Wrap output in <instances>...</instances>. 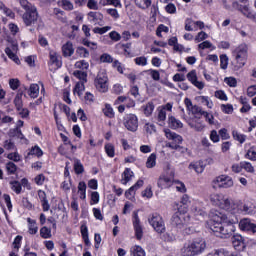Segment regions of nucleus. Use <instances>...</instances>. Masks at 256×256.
Segmentation results:
<instances>
[{"mask_svg": "<svg viewBox=\"0 0 256 256\" xmlns=\"http://www.w3.org/2000/svg\"><path fill=\"white\" fill-rule=\"evenodd\" d=\"M236 223L237 218L233 219L221 212H216L212 215L210 229L216 237H220V239H229V237L235 233Z\"/></svg>", "mask_w": 256, "mask_h": 256, "instance_id": "nucleus-1", "label": "nucleus"}, {"mask_svg": "<svg viewBox=\"0 0 256 256\" xmlns=\"http://www.w3.org/2000/svg\"><path fill=\"white\" fill-rule=\"evenodd\" d=\"M20 5L25 13L22 15L23 23L26 27H34L39 21V12H37V7L31 4L27 0H20Z\"/></svg>", "mask_w": 256, "mask_h": 256, "instance_id": "nucleus-2", "label": "nucleus"}, {"mask_svg": "<svg viewBox=\"0 0 256 256\" xmlns=\"http://www.w3.org/2000/svg\"><path fill=\"white\" fill-rule=\"evenodd\" d=\"M207 249V242L202 238L186 242L180 250L182 256L201 255Z\"/></svg>", "mask_w": 256, "mask_h": 256, "instance_id": "nucleus-3", "label": "nucleus"}, {"mask_svg": "<svg viewBox=\"0 0 256 256\" xmlns=\"http://www.w3.org/2000/svg\"><path fill=\"white\" fill-rule=\"evenodd\" d=\"M209 199L212 205L219 207L220 209H224V211H231L233 207L231 199L221 193H213L209 196Z\"/></svg>", "mask_w": 256, "mask_h": 256, "instance_id": "nucleus-4", "label": "nucleus"}, {"mask_svg": "<svg viewBox=\"0 0 256 256\" xmlns=\"http://www.w3.org/2000/svg\"><path fill=\"white\" fill-rule=\"evenodd\" d=\"M249 51V46L246 43L240 44L234 51L233 55L235 57L238 69L245 67L247 63V53Z\"/></svg>", "mask_w": 256, "mask_h": 256, "instance_id": "nucleus-5", "label": "nucleus"}, {"mask_svg": "<svg viewBox=\"0 0 256 256\" xmlns=\"http://www.w3.org/2000/svg\"><path fill=\"white\" fill-rule=\"evenodd\" d=\"M74 77L79 79V82L76 83L73 93L78 97H81L83 93H85V82L87 81V72H83L81 70H75L73 72Z\"/></svg>", "mask_w": 256, "mask_h": 256, "instance_id": "nucleus-6", "label": "nucleus"}, {"mask_svg": "<svg viewBox=\"0 0 256 256\" xmlns=\"http://www.w3.org/2000/svg\"><path fill=\"white\" fill-rule=\"evenodd\" d=\"M148 223L153 227L156 233H165V221L158 213H153L148 216Z\"/></svg>", "mask_w": 256, "mask_h": 256, "instance_id": "nucleus-7", "label": "nucleus"}, {"mask_svg": "<svg viewBox=\"0 0 256 256\" xmlns=\"http://www.w3.org/2000/svg\"><path fill=\"white\" fill-rule=\"evenodd\" d=\"M233 185V178L228 175H220L212 181L213 189H229Z\"/></svg>", "mask_w": 256, "mask_h": 256, "instance_id": "nucleus-8", "label": "nucleus"}, {"mask_svg": "<svg viewBox=\"0 0 256 256\" xmlns=\"http://www.w3.org/2000/svg\"><path fill=\"white\" fill-rule=\"evenodd\" d=\"M94 85L100 93H107L109 91V78L107 73L99 72L94 80Z\"/></svg>", "mask_w": 256, "mask_h": 256, "instance_id": "nucleus-9", "label": "nucleus"}, {"mask_svg": "<svg viewBox=\"0 0 256 256\" xmlns=\"http://www.w3.org/2000/svg\"><path fill=\"white\" fill-rule=\"evenodd\" d=\"M232 9H235V11H239L240 13H242V15L244 17H246L247 19H250V21H253L254 23H256V13H255V11L251 10V8H249V6L242 5L239 2H233Z\"/></svg>", "mask_w": 256, "mask_h": 256, "instance_id": "nucleus-10", "label": "nucleus"}, {"mask_svg": "<svg viewBox=\"0 0 256 256\" xmlns=\"http://www.w3.org/2000/svg\"><path fill=\"white\" fill-rule=\"evenodd\" d=\"M189 214L181 213L180 211H177L172 216V225H175V227H178L179 229H182V227H185L190 221Z\"/></svg>", "mask_w": 256, "mask_h": 256, "instance_id": "nucleus-11", "label": "nucleus"}, {"mask_svg": "<svg viewBox=\"0 0 256 256\" xmlns=\"http://www.w3.org/2000/svg\"><path fill=\"white\" fill-rule=\"evenodd\" d=\"M238 227L240 231L245 233H256V224L251 221L249 218H243L239 221Z\"/></svg>", "mask_w": 256, "mask_h": 256, "instance_id": "nucleus-12", "label": "nucleus"}, {"mask_svg": "<svg viewBox=\"0 0 256 256\" xmlns=\"http://www.w3.org/2000/svg\"><path fill=\"white\" fill-rule=\"evenodd\" d=\"M132 223L136 239H138V241H141V239H143V226L141 225V220L139 219V214H137V212L133 213Z\"/></svg>", "mask_w": 256, "mask_h": 256, "instance_id": "nucleus-13", "label": "nucleus"}, {"mask_svg": "<svg viewBox=\"0 0 256 256\" xmlns=\"http://www.w3.org/2000/svg\"><path fill=\"white\" fill-rule=\"evenodd\" d=\"M124 126L128 131L135 133L139 127V119L134 114H129L124 121Z\"/></svg>", "mask_w": 256, "mask_h": 256, "instance_id": "nucleus-14", "label": "nucleus"}, {"mask_svg": "<svg viewBox=\"0 0 256 256\" xmlns=\"http://www.w3.org/2000/svg\"><path fill=\"white\" fill-rule=\"evenodd\" d=\"M17 51H19V45L15 41H12L11 47H7L5 49V53L9 57V59H12L14 63L19 65L21 61L19 60V57H17V54H15L17 53Z\"/></svg>", "mask_w": 256, "mask_h": 256, "instance_id": "nucleus-15", "label": "nucleus"}, {"mask_svg": "<svg viewBox=\"0 0 256 256\" xmlns=\"http://www.w3.org/2000/svg\"><path fill=\"white\" fill-rule=\"evenodd\" d=\"M191 211L197 219H201L207 215V212H205V207H203V202L201 201H194L191 207Z\"/></svg>", "mask_w": 256, "mask_h": 256, "instance_id": "nucleus-16", "label": "nucleus"}, {"mask_svg": "<svg viewBox=\"0 0 256 256\" xmlns=\"http://www.w3.org/2000/svg\"><path fill=\"white\" fill-rule=\"evenodd\" d=\"M232 245H233L235 251H238V252L245 251V247H247L245 238L242 237L241 234H235L232 237Z\"/></svg>", "mask_w": 256, "mask_h": 256, "instance_id": "nucleus-17", "label": "nucleus"}, {"mask_svg": "<svg viewBox=\"0 0 256 256\" xmlns=\"http://www.w3.org/2000/svg\"><path fill=\"white\" fill-rule=\"evenodd\" d=\"M165 136L171 141L168 143H174V145H181L183 143V137L175 132H172L169 129L164 131Z\"/></svg>", "mask_w": 256, "mask_h": 256, "instance_id": "nucleus-18", "label": "nucleus"}, {"mask_svg": "<svg viewBox=\"0 0 256 256\" xmlns=\"http://www.w3.org/2000/svg\"><path fill=\"white\" fill-rule=\"evenodd\" d=\"M187 79L191 82L192 85H194L198 89H203L205 87V84H203V82L197 80V72L195 70H191L187 74Z\"/></svg>", "mask_w": 256, "mask_h": 256, "instance_id": "nucleus-19", "label": "nucleus"}, {"mask_svg": "<svg viewBox=\"0 0 256 256\" xmlns=\"http://www.w3.org/2000/svg\"><path fill=\"white\" fill-rule=\"evenodd\" d=\"M184 103H185L188 111H191V113L193 115H203V113L205 112V111H203V109H201V107L196 106V105L193 106V103L191 102V99H189V98H185Z\"/></svg>", "mask_w": 256, "mask_h": 256, "instance_id": "nucleus-20", "label": "nucleus"}, {"mask_svg": "<svg viewBox=\"0 0 256 256\" xmlns=\"http://www.w3.org/2000/svg\"><path fill=\"white\" fill-rule=\"evenodd\" d=\"M157 185L160 189H169V187L173 185V178L161 175L158 179Z\"/></svg>", "mask_w": 256, "mask_h": 256, "instance_id": "nucleus-21", "label": "nucleus"}, {"mask_svg": "<svg viewBox=\"0 0 256 256\" xmlns=\"http://www.w3.org/2000/svg\"><path fill=\"white\" fill-rule=\"evenodd\" d=\"M143 180H138L135 185H133L132 187H130L126 192H125V197L127 199H133L135 197V192L137 191V189H141V187H143Z\"/></svg>", "mask_w": 256, "mask_h": 256, "instance_id": "nucleus-22", "label": "nucleus"}, {"mask_svg": "<svg viewBox=\"0 0 256 256\" xmlns=\"http://www.w3.org/2000/svg\"><path fill=\"white\" fill-rule=\"evenodd\" d=\"M38 197L42 204L43 211H49L51 205H49V200H47V194L43 190H38Z\"/></svg>", "mask_w": 256, "mask_h": 256, "instance_id": "nucleus-23", "label": "nucleus"}, {"mask_svg": "<svg viewBox=\"0 0 256 256\" xmlns=\"http://www.w3.org/2000/svg\"><path fill=\"white\" fill-rule=\"evenodd\" d=\"M168 126L170 129H183V122L181 120L175 118L174 116L168 117Z\"/></svg>", "mask_w": 256, "mask_h": 256, "instance_id": "nucleus-24", "label": "nucleus"}, {"mask_svg": "<svg viewBox=\"0 0 256 256\" xmlns=\"http://www.w3.org/2000/svg\"><path fill=\"white\" fill-rule=\"evenodd\" d=\"M62 53L64 57H71L75 53V49L73 48V43L67 42L62 46Z\"/></svg>", "mask_w": 256, "mask_h": 256, "instance_id": "nucleus-25", "label": "nucleus"}, {"mask_svg": "<svg viewBox=\"0 0 256 256\" xmlns=\"http://www.w3.org/2000/svg\"><path fill=\"white\" fill-rule=\"evenodd\" d=\"M132 177H133V171H131V168H126L122 173V179H121L122 185H127L129 181H131Z\"/></svg>", "mask_w": 256, "mask_h": 256, "instance_id": "nucleus-26", "label": "nucleus"}, {"mask_svg": "<svg viewBox=\"0 0 256 256\" xmlns=\"http://www.w3.org/2000/svg\"><path fill=\"white\" fill-rule=\"evenodd\" d=\"M29 226H28V233L30 235H37V231H39V227H37V222L31 218L27 219Z\"/></svg>", "mask_w": 256, "mask_h": 256, "instance_id": "nucleus-27", "label": "nucleus"}, {"mask_svg": "<svg viewBox=\"0 0 256 256\" xmlns=\"http://www.w3.org/2000/svg\"><path fill=\"white\" fill-rule=\"evenodd\" d=\"M31 155H35L36 157H43V150H41L39 146H34L28 152L26 159H30Z\"/></svg>", "mask_w": 256, "mask_h": 256, "instance_id": "nucleus-28", "label": "nucleus"}, {"mask_svg": "<svg viewBox=\"0 0 256 256\" xmlns=\"http://www.w3.org/2000/svg\"><path fill=\"white\" fill-rule=\"evenodd\" d=\"M157 165V155L155 153H152L147 161H146V167L147 169H153Z\"/></svg>", "mask_w": 256, "mask_h": 256, "instance_id": "nucleus-29", "label": "nucleus"}, {"mask_svg": "<svg viewBox=\"0 0 256 256\" xmlns=\"http://www.w3.org/2000/svg\"><path fill=\"white\" fill-rule=\"evenodd\" d=\"M130 253L133 256H145V250L139 245H135L130 249Z\"/></svg>", "mask_w": 256, "mask_h": 256, "instance_id": "nucleus-30", "label": "nucleus"}, {"mask_svg": "<svg viewBox=\"0 0 256 256\" xmlns=\"http://www.w3.org/2000/svg\"><path fill=\"white\" fill-rule=\"evenodd\" d=\"M232 136L235 141L240 142L241 144L247 141V136L245 134L239 133L237 130L232 131Z\"/></svg>", "mask_w": 256, "mask_h": 256, "instance_id": "nucleus-31", "label": "nucleus"}, {"mask_svg": "<svg viewBox=\"0 0 256 256\" xmlns=\"http://www.w3.org/2000/svg\"><path fill=\"white\" fill-rule=\"evenodd\" d=\"M166 147H169V149H174L175 151H179V153H187V151H189V149H187L186 147H183L180 145H177L175 143H167Z\"/></svg>", "mask_w": 256, "mask_h": 256, "instance_id": "nucleus-32", "label": "nucleus"}, {"mask_svg": "<svg viewBox=\"0 0 256 256\" xmlns=\"http://www.w3.org/2000/svg\"><path fill=\"white\" fill-rule=\"evenodd\" d=\"M142 109L146 117H149L153 113L155 105L153 102H148L146 105L142 106Z\"/></svg>", "mask_w": 256, "mask_h": 256, "instance_id": "nucleus-33", "label": "nucleus"}, {"mask_svg": "<svg viewBox=\"0 0 256 256\" xmlns=\"http://www.w3.org/2000/svg\"><path fill=\"white\" fill-rule=\"evenodd\" d=\"M105 117H108L109 119H113L115 117V112L113 111V107H111V104H105V108L102 109Z\"/></svg>", "mask_w": 256, "mask_h": 256, "instance_id": "nucleus-34", "label": "nucleus"}, {"mask_svg": "<svg viewBox=\"0 0 256 256\" xmlns=\"http://www.w3.org/2000/svg\"><path fill=\"white\" fill-rule=\"evenodd\" d=\"M151 0H135V5L139 7V9H149L151 7Z\"/></svg>", "mask_w": 256, "mask_h": 256, "instance_id": "nucleus-35", "label": "nucleus"}, {"mask_svg": "<svg viewBox=\"0 0 256 256\" xmlns=\"http://www.w3.org/2000/svg\"><path fill=\"white\" fill-rule=\"evenodd\" d=\"M74 171H75L76 175H81V173H83V171H85V168L83 167V164L81 163V160L75 159Z\"/></svg>", "mask_w": 256, "mask_h": 256, "instance_id": "nucleus-36", "label": "nucleus"}, {"mask_svg": "<svg viewBox=\"0 0 256 256\" xmlns=\"http://www.w3.org/2000/svg\"><path fill=\"white\" fill-rule=\"evenodd\" d=\"M10 185H11L12 191H14L16 195L21 194V191L23 189L22 186H21V182H19V181H11Z\"/></svg>", "mask_w": 256, "mask_h": 256, "instance_id": "nucleus-37", "label": "nucleus"}, {"mask_svg": "<svg viewBox=\"0 0 256 256\" xmlns=\"http://www.w3.org/2000/svg\"><path fill=\"white\" fill-rule=\"evenodd\" d=\"M39 84H31L30 88L28 90V95L33 96V97H38L39 96Z\"/></svg>", "mask_w": 256, "mask_h": 256, "instance_id": "nucleus-38", "label": "nucleus"}, {"mask_svg": "<svg viewBox=\"0 0 256 256\" xmlns=\"http://www.w3.org/2000/svg\"><path fill=\"white\" fill-rule=\"evenodd\" d=\"M40 237H42V239H51V229L47 228V226L42 227L40 229Z\"/></svg>", "mask_w": 256, "mask_h": 256, "instance_id": "nucleus-39", "label": "nucleus"}, {"mask_svg": "<svg viewBox=\"0 0 256 256\" xmlns=\"http://www.w3.org/2000/svg\"><path fill=\"white\" fill-rule=\"evenodd\" d=\"M6 171L8 175H15L17 173V165L13 162L6 163Z\"/></svg>", "mask_w": 256, "mask_h": 256, "instance_id": "nucleus-40", "label": "nucleus"}, {"mask_svg": "<svg viewBox=\"0 0 256 256\" xmlns=\"http://www.w3.org/2000/svg\"><path fill=\"white\" fill-rule=\"evenodd\" d=\"M104 149L108 157H115V146H113V144L111 143L106 144Z\"/></svg>", "mask_w": 256, "mask_h": 256, "instance_id": "nucleus-41", "label": "nucleus"}, {"mask_svg": "<svg viewBox=\"0 0 256 256\" xmlns=\"http://www.w3.org/2000/svg\"><path fill=\"white\" fill-rule=\"evenodd\" d=\"M242 169H245L247 173H255V167H253V164H251V162L243 161Z\"/></svg>", "mask_w": 256, "mask_h": 256, "instance_id": "nucleus-42", "label": "nucleus"}, {"mask_svg": "<svg viewBox=\"0 0 256 256\" xmlns=\"http://www.w3.org/2000/svg\"><path fill=\"white\" fill-rule=\"evenodd\" d=\"M246 158L250 159V161H256V147H251L247 153Z\"/></svg>", "mask_w": 256, "mask_h": 256, "instance_id": "nucleus-43", "label": "nucleus"}, {"mask_svg": "<svg viewBox=\"0 0 256 256\" xmlns=\"http://www.w3.org/2000/svg\"><path fill=\"white\" fill-rule=\"evenodd\" d=\"M229 65V57L227 55L222 54L220 56V67L221 69H227V66Z\"/></svg>", "mask_w": 256, "mask_h": 256, "instance_id": "nucleus-44", "label": "nucleus"}, {"mask_svg": "<svg viewBox=\"0 0 256 256\" xmlns=\"http://www.w3.org/2000/svg\"><path fill=\"white\" fill-rule=\"evenodd\" d=\"M10 89L13 91H16V89H19V85H21V82L17 78H12L9 80Z\"/></svg>", "mask_w": 256, "mask_h": 256, "instance_id": "nucleus-45", "label": "nucleus"}, {"mask_svg": "<svg viewBox=\"0 0 256 256\" xmlns=\"http://www.w3.org/2000/svg\"><path fill=\"white\" fill-rule=\"evenodd\" d=\"M76 54L79 55L80 57L87 58L89 57V50H87L85 47H78L76 49Z\"/></svg>", "mask_w": 256, "mask_h": 256, "instance_id": "nucleus-46", "label": "nucleus"}, {"mask_svg": "<svg viewBox=\"0 0 256 256\" xmlns=\"http://www.w3.org/2000/svg\"><path fill=\"white\" fill-rule=\"evenodd\" d=\"M165 119H167V112H165V109H160L158 112V121L160 122V125H164Z\"/></svg>", "mask_w": 256, "mask_h": 256, "instance_id": "nucleus-47", "label": "nucleus"}, {"mask_svg": "<svg viewBox=\"0 0 256 256\" xmlns=\"http://www.w3.org/2000/svg\"><path fill=\"white\" fill-rule=\"evenodd\" d=\"M21 241H23V236H16L14 241H13V247L16 249V251H19L21 249Z\"/></svg>", "mask_w": 256, "mask_h": 256, "instance_id": "nucleus-48", "label": "nucleus"}, {"mask_svg": "<svg viewBox=\"0 0 256 256\" xmlns=\"http://www.w3.org/2000/svg\"><path fill=\"white\" fill-rule=\"evenodd\" d=\"M159 14V6L157 4H153L150 9V15L152 19H157V15Z\"/></svg>", "mask_w": 256, "mask_h": 256, "instance_id": "nucleus-49", "label": "nucleus"}, {"mask_svg": "<svg viewBox=\"0 0 256 256\" xmlns=\"http://www.w3.org/2000/svg\"><path fill=\"white\" fill-rule=\"evenodd\" d=\"M7 159H10V161H14L15 163H19V161H21V156L17 152L9 153L7 155Z\"/></svg>", "mask_w": 256, "mask_h": 256, "instance_id": "nucleus-50", "label": "nucleus"}, {"mask_svg": "<svg viewBox=\"0 0 256 256\" xmlns=\"http://www.w3.org/2000/svg\"><path fill=\"white\" fill-rule=\"evenodd\" d=\"M221 110L223 113H226L227 115H231L233 113V105L231 104H222L221 105Z\"/></svg>", "mask_w": 256, "mask_h": 256, "instance_id": "nucleus-51", "label": "nucleus"}, {"mask_svg": "<svg viewBox=\"0 0 256 256\" xmlns=\"http://www.w3.org/2000/svg\"><path fill=\"white\" fill-rule=\"evenodd\" d=\"M100 61L102 63H114L113 62V57L107 53H104L100 56Z\"/></svg>", "mask_w": 256, "mask_h": 256, "instance_id": "nucleus-52", "label": "nucleus"}, {"mask_svg": "<svg viewBox=\"0 0 256 256\" xmlns=\"http://www.w3.org/2000/svg\"><path fill=\"white\" fill-rule=\"evenodd\" d=\"M76 69H89V62L81 60L75 63Z\"/></svg>", "mask_w": 256, "mask_h": 256, "instance_id": "nucleus-53", "label": "nucleus"}, {"mask_svg": "<svg viewBox=\"0 0 256 256\" xmlns=\"http://www.w3.org/2000/svg\"><path fill=\"white\" fill-rule=\"evenodd\" d=\"M94 33H98V35H104V33H107V31H111L110 26H105L102 28L96 27L93 29Z\"/></svg>", "mask_w": 256, "mask_h": 256, "instance_id": "nucleus-54", "label": "nucleus"}, {"mask_svg": "<svg viewBox=\"0 0 256 256\" xmlns=\"http://www.w3.org/2000/svg\"><path fill=\"white\" fill-rule=\"evenodd\" d=\"M207 256H227V251L223 248L215 250L214 252H211L207 254Z\"/></svg>", "mask_w": 256, "mask_h": 256, "instance_id": "nucleus-55", "label": "nucleus"}, {"mask_svg": "<svg viewBox=\"0 0 256 256\" xmlns=\"http://www.w3.org/2000/svg\"><path fill=\"white\" fill-rule=\"evenodd\" d=\"M136 65H140L142 67H145L147 65V57L145 56H140L134 59Z\"/></svg>", "mask_w": 256, "mask_h": 256, "instance_id": "nucleus-56", "label": "nucleus"}, {"mask_svg": "<svg viewBox=\"0 0 256 256\" xmlns=\"http://www.w3.org/2000/svg\"><path fill=\"white\" fill-rule=\"evenodd\" d=\"M62 7L65 11H73V3L69 0H62Z\"/></svg>", "mask_w": 256, "mask_h": 256, "instance_id": "nucleus-57", "label": "nucleus"}, {"mask_svg": "<svg viewBox=\"0 0 256 256\" xmlns=\"http://www.w3.org/2000/svg\"><path fill=\"white\" fill-rule=\"evenodd\" d=\"M99 203V192L95 191L91 193L90 205H97Z\"/></svg>", "mask_w": 256, "mask_h": 256, "instance_id": "nucleus-58", "label": "nucleus"}, {"mask_svg": "<svg viewBox=\"0 0 256 256\" xmlns=\"http://www.w3.org/2000/svg\"><path fill=\"white\" fill-rule=\"evenodd\" d=\"M202 115L205 117V119L209 123V125L215 124V122L213 121V119H214L213 114H209L208 112L204 111V112H202Z\"/></svg>", "mask_w": 256, "mask_h": 256, "instance_id": "nucleus-59", "label": "nucleus"}, {"mask_svg": "<svg viewBox=\"0 0 256 256\" xmlns=\"http://www.w3.org/2000/svg\"><path fill=\"white\" fill-rule=\"evenodd\" d=\"M4 149L7 151H13V149H15V143H13L11 140H6L4 142Z\"/></svg>", "mask_w": 256, "mask_h": 256, "instance_id": "nucleus-60", "label": "nucleus"}, {"mask_svg": "<svg viewBox=\"0 0 256 256\" xmlns=\"http://www.w3.org/2000/svg\"><path fill=\"white\" fill-rule=\"evenodd\" d=\"M190 168L194 169V171H196V173H202L203 171H205V168L201 165V164H190Z\"/></svg>", "mask_w": 256, "mask_h": 256, "instance_id": "nucleus-61", "label": "nucleus"}, {"mask_svg": "<svg viewBox=\"0 0 256 256\" xmlns=\"http://www.w3.org/2000/svg\"><path fill=\"white\" fill-rule=\"evenodd\" d=\"M36 185H43L45 183V175L39 174L34 178Z\"/></svg>", "mask_w": 256, "mask_h": 256, "instance_id": "nucleus-62", "label": "nucleus"}, {"mask_svg": "<svg viewBox=\"0 0 256 256\" xmlns=\"http://www.w3.org/2000/svg\"><path fill=\"white\" fill-rule=\"evenodd\" d=\"M88 16H90L94 22L97 21L98 19H103V14L98 12H89Z\"/></svg>", "mask_w": 256, "mask_h": 256, "instance_id": "nucleus-63", "label": "nucleus"}, {"mask_svg": "<svg viewBox=\"0 0 256 256\" xmlns=\"http://www.w3.org/2000/svg\"><path fill=\"white\" fill-rule=\"evenodd\" d=\"M247 94H248V97H255V95H256V85L248 87Z\"/></svg>", "mask_w": 256, "mask_h": 256, "instance_id": "nucleus-64", "label": "nucleus"}]
</instances>
